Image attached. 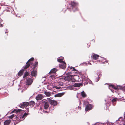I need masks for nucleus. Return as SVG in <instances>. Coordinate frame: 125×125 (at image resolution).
<instances>
[{"label":"nucleus","instance_id":"1","mask_svg":"<svg viewBox=\"0 0 125 125\" xmlns=\"http://www.w3.org/2000/svg\"><path fill=\"white\" fill-rule=\"evenodd\" d=\"M69 68L70 70H71V72H68L66 74L67 76L65 77L64 78V80L67 81H69L71 80L73 78V76H75L73 74L74 72L73 71H76L78 72L76 70L74 67H69Z\"/></svg>","mask_w":125,"mask_h":125},{"label":"nucleus","instance_id":"2","mask_svg":"<svg viewBox=\"0 0 125 125\" xmlns=\"http://www.w3.org/2000/svg\"><path fill=\"white\" fill-rule=\"evenodd\" d=\"M71 7L73 11L75 12L78 10V3L74 1H71Z\"/></svg>","mask_w":125,"mask_h":125},{"label":"nucleus","instance_id":"3","mask_svg":"<svg viewBox=\"0 0 125 125\" xmlns=\"http://www.w3.org/2000/svg\"><path fill=\"white\" fill-rule=\"evenodd\" d=\"M48 101L50 104L53 105H56L57 104V102L56 101L48 99Z\"/></svg>","mask_w":125,"mask_h":125},{"label":"nucleus","instance_id":"4","mask_svg":"<svg viewBox=\"0 0 125 125\" xmlns=\"http://www.w3.org/2000/svg\"><path fill=\"white\" fill-rule=\"evenodd\" d=\"M93 107V106L92 105L89 104L86 105L85 109V110L86 111H87L92 109Z\"/></svg>","mask_w":125,"mask_h":125},{"label":"nucleus","instance_id":"5","mask_svg":"<svg viewBox=\"0 0 125 125\" xmlns=\"http://www.w3.org/2000/svg\"><path fill=\"white\" fill-rule=\"evenodd\" d=\"M33 82V80L31 78H29L27 79L26 81V85H31Z\"/></svg>","mask_w":125,"mask_h":125},{"label":"nucleus","instance_id":"6","mask_svg":"<svg viewBox=\"0 0 125 125\" xmlns=\"http://www.w3.org/2000/svg\"><path fill=\"white\" fill-rule=\"evenodd\" d=\"M62 85V84L59 83H58L55 85H54L53 87V88L57 89H59L61 88V86Z\"/></svg>","mask_w":125,"mask_h":125},{"label":"nucleus","instance_id":"7","mask_svg":"<svg viewBox=\"0 0 125 125\" xmlns=\"http://www.w3.org/2000/svg\"><path fill=\"white\" fill-rule=\"evenodd\" d=\"M66 64L65 62L60 64L59 65V67L62 69H65L66 66Z\"/></svg>","mask_w":125,"mask_h":125},{"label":"nucleus","instance_id":"8","mask_svg":"<svg viewBox=\"0 0 125 125\" xmlns=\"http://www.w3.org/2000/svg\"><path fill=\"white\" fill-rule=\"evenodd\" d=\"M28 105V102H24L21 104L20 105V107L21 108H23L24 107H27Z\"/></svg>","mask_w":125,"mask_h":125},{"label":"nucleus","instance_id":"9","mask_svg":"<svg viewBox=\"0 0 125 125\" xmlns=\"http://www.w3.org/2000/svg\"><path fill=\"white\" fill-rule=\"evenodd\" d=\"M37 100H39L43 98V95L42 94H39L37 95L35 98Z\"/></svg>","mask_w":125,"mask_h":125},{"label":"nucleus","instance_id":"10","mask_svg":"<svg viewBox=\"0 0 125 125\" xmlns=\"http://www.w3.org/2000/svg\"><path fill=\"white\" fill-rule=\"evenodd\" d=\"M49 103L48 102L46 103H45V104H44V109L47 110L49 109Z\"/></svg>","mask_w":125,"mask_h":125},{"label":"nucleus","instance_id":"11","mask_svg":"<svg viewBox=\"0 0 125 125\" xmlns=\"http://www.w3.org/2000/svg\"><path fill=\"white\" fill-rule=\"evenodd\" d=\"M31 64L30 62L27 61L26 64V65L24 67L23 69L24 70L28 68L30 66V64Z\"/></svg>","mask_w":125,"mask_h":125},{"label":"nucleus","instance_id":"12","mask_svg":"<svg viewBox=\"0 0 125 125\" xmlns=\"http://www.w3.org/2000/svg\"><path fill=\"white\" fill-rule=\"evenodd\" d=\"M99 56L95 54H93L92 56V57L94 60H96L99 57Z\"/></svg>","mask_w":125,"mask_h":125},{"label":"nucleus","instance_id":"13","mask_svg":"<svg viewBox=\"0 0 125 125\" xmlns=\"http://www.w3.org/2000/svg\"><path fill=\"white\" fill-rule=\"evenodd\" d=\"M24 71V69H22L20 70L18 73V75L19 77L23 75Z\"/></svg>","mask_w":125,"mask_h":125},{"label":"nucleus","instance_id":"14","mask_svg":"<svg viewBox=\"0 0 125 125\" xmlns=\"http://www.w3.org/2000/svg\"><path fill=\"white\" fill-rule=\"evenodd\" d=\"M58 70L57 69L55 68H54L51 70L50 71V72L49 73H54L57 71Z\"/></svg>","mask_w":125,"mask_h":125},{"label":"nucleus","instance_id":"15","mask_svg":"<svg viewBox=\"0 0 125 125\" xmlns=\"http://www.w3.org/2000/svg\"><path fill=\"white\" fill-rule=\"evenodd\" d=\"M37 71L35 70H33L31 72V75L32 76H36L37 75Z\"/></svg>","mask_w":125,"mask_h":125},{"label":"nucleus","instance_id":"16","mask_svg":"<svg viewBox=\"0 0 125 125\" xmlns=\"http://www.w3.org/2000/svg\"><path fill=\"white\" fill-rule=\"evenodd\" d=\"M11 122V120L10 119L7 120L5 121L4 123V125H9Z\"/></svg>","mask_w":125,"mask_h":125},{"label":"nucleus","instance_id":"17","mask_svg":"<svg viewBox=\"0 0 125 125\" xmlns=\"http://www.w3.org/2000/svg\"><path fill=\"white\" fill-rule=\"evenodd\" d=\"M38 65V62H37L36 61L35 62L34 64H33V65H32L31 66V68H32V69L33 70H34L35 69L36 67Z\"/></svg>","mask_w":125,"mask_h":125},{"label":"nucleus","instance_id":"18","mask_svg":"<svg viewBox=\"0 0 125 125\" xmlns=\"http://www.w3.org/2000/svg\"><path fill=\"white\" fill-rule=\"evenodd\" d=\"M28 114L25 113L21 117H20V118L21 120H24L25 118L28 115Z\"/></svg>","mask_w":125,"mask_h":125},{"label":"nucleus","instance_id":"19","mask_svg":"<svg viewBox=\"0 0 125 125\" xmlns=\"http://www.w3.org/2000/svg\"><path fill=\"white\" fill-rule=\"evenodd\" d=\"M82 85V84L80 83H76L74 84L73 86L75 87H79Z\"/></svg>","mask_w":125,"mask_h":125},{"label":"nucleus","instance_id":"20","mask_svg":"<svg viewBox=\"0 0 125 125\" xmlns=\"http://www.w3.org/2000/svg\"><path fill=\"white\" fill-rule=\"evenodd\" d=\"M64 94V93H59L56 94H55L54 95L55 97H61Z\"/></svg>","mask_w":125,"mask_h":125},{"label":"nucleus","instance_id":"21","mask_svg":"<svg viewBox=\"0 0 125 125\" xmlns=\"http://www.w3.org/2000/svg\"><path fill=\"white\" fill-rule=\"evenodd\" d=\"M56 76V75L55 74H51V75L50 76L49 78L50 80H51L53 79H54Z\"/></svg>","mask_w":125,"mask_h":125},{"label":"nucleus","instance_id":"22","mask_svg":"<svg viewBox=\"0 0 125 125\" xmlns=\"http://www.w3.org/2000/svg\"><path fill=\"white\" fill-rule=\"evenodd\" d=\"M29 105H31L33 107L35 104V102L33 101H31L28 103Z\"/></svg>","mask_w":125,"mask_h":125},{"label":"nucleus","instance_id":"23","mask_svg":"<svg viewBox=\"0 0 125 125\" xmlns=\"http://www.w3.org/2000/svg\"><path fill=\"white\" fill-rule=\"evenodd\" d=\"M47 102H48L47 100L45 99L42 100L40 102L41 103H42L43 104H45V103H46Z\"/></svg>","mask_w":125,"mask_h":125},{"label":"nucleus","instance_id":"24","mask_svg":"<svg viewBox=\"0 0 125 125\" xmlns=\"http://www.w3.org/2000/svg\"><path fill=\"white\" fill-rule=\"evenodd\" d=\"M29 74V73L27 71L25 72L23 76V78H25L27 76H28Z\"/></svg>","mask_w":125,"mask_h":125},{"label":"nucleus","instance_id":"25","mask_svg":"<svg viewBox=\"0 0 125 125\" xmlns=\"http://www.w3.org/2000/svg\"><path fill=\"white\" fill-rule=\"evenodd\" d=\"M44 94H45L46 95L47 97L50 96L51 95V93L49 92L45 91Z\"/></svg>","mask_w":125,"mask_h":125},{"label":"nucleus","instance_id":"26","mask_svg":"<svg viewBox=\"0 0 125 125\" xmlns=\"http://www.w3.org/2000/svg\"><path fill=\"white\" fill-rule=\"evenodd\" d=\"M109 87L110 89L111 88H112L115 90V89H116V88H115L116 86H115L114 85L112 84L109 85Z\"/></svg>","mask_w":125,"mask_h":125},{"label":"nucleus","instance_id":"27","mask_svg":"<svg viewBox=\"0 0 125 125\" xmlns=\"http://www.w3.org/2000/svg\"><path fill=\"white\" fill-rule=\"evenodd\" d=\"M123 87H122L120 86H116L115 88L116 89L115 90H117L119 89H122V88Z\"/></svg>","mask_w":125,"mask_h":125},{"label":"nucleus","instance_id":"28","mask_svg":"<svg viewBox=\"0 0 125 125\" xmlns=\"http://www.w3.org/2000/svg\"><path fill=\"white\" fill-rule=\"evenodd\" d=\"M81 94L82 96L83 97H85L86 96V95L84 91L82 92L81 93Z\"/></svg>","mask_w":125,"mask_h":125},{"label":"nucleus","instance_id":"29","mask_svg":"<svg viewBox=\"0 0 125 125\" xmlns=\"http://www.w3.org/2000/svg\"><path fill=\"white\" fill-rule=\"evenodd\" d=\"M21 111L22 110L21 109H18V110L14 109L13 111L11 112V113H12L15 111L16 113H18Z\"/></svg>","mask_w":125,"mask_h":125},{"label":"nucleus","instance_id":"30","mask_svg":"<svg viewBox=\"0 0 125 125\" xmlns=\"http://www.w3.org/2000/svg\"><path fill=\"white\" fill-rule=\"evenodd\" d=\"M34 60V58L33 57H32L28 61L30 62V63H31V64H32V61H33Z\"/></svg>","mask_w":125,"mask_h":125},{"label":"nucleus","instance_id":"31","mask_svg":"<svg viewBox=\"0 0 125 125\" xmlns=\"http://www.w3.org/2000/svg\"><path fill=\"white\" fill-rule=\"evenodd\" d=\"M57 61L58 62L61 63L64 62L63 61L62 59H60V58H58L57 59Z\"/></svg>","mask_w":125,"mask_h":125},{"label":"nucleus","instance_id":"32","mask_svg":"<svg viewBox=\"0 0 125 125\" xmlns=\"http://www.w3.org/2000/svg\"><path fill=\"white\" fill-rule=\"evenodd\" d=\"M117 100V98H114L111 101L112 103H115V102Z\"/></svg>","mask_w":125,"mask_h":125},{"label":"nucleus","instance_id":"33","mask_svg":"<svg viewBox=\"0 0 125 125\" xmlns=\"http://www.w3.org/2000/svg\"><path fill=\"white\" fill-rule=\"evenodd\" d=\"M14 116V115L13 114L12 115L9 116V118L10 119H12Z\"/></svg>","mask_w":125,"mask_h":125},{"label":"nucleus","instance_id":"34","mask_svg":"<svg viewBox=\"0 0 125 125\" xmlns=\"http://www.w3.org/2000/svg\"><path fill=\"white\" fill-rule=\"evenodd\" d=\"M102 62V61H100V60L97 61L95 62L96 63V64L97 63H101Z\"/></svg>","mask_w":125,"mask_h":125},{"label":"nucleus","instance_id":"35","mask_svg":"<svg viewBox=\"0 0 125 125\" xmlns=\"http://www.w3.org/2000/svg\"><path fill=\"white\" fill-rule=\"evenodd\" d=\"M122 90L125 91V86L122 88Z\"/></svg>","mask_w":125,"mask_h":125},{"label":"nucleus","instance_id":"36","mask_svg":"<svg viewBox=\"0 0 125 125\" xmlns=\"http://www.w3.org/2000/svg\"><path fill=\"white\" fill-rule=\"evenodd\" d=\"M3 27V25L1 23H0V27Z\"/></svg>","mask_w":125,"mask_h":125},{"label":"nucleus","instance_id":"37","mask_svg":"<svg viewBox=\"0 0 125 125\" xmlns=\"http://www.w3.org/2000/svg\"><path fill=\"white\" fill-rule=\"evenodd\" d=\"M2 21L1 20V19L0 18V23H1Z\"/></svg>","mask_w":125,"mask_h":125},{"label":"nucleus","instance_id":"38","mask_svg":"<svg viewBox=\"0 0 125 125\" xmlns=\"http://www.w3.org/2000/svg\"><path fill=\"white\" fill-rule=\"evenodd\" d=\"M60 59H62V61L64 59V58L63 57H61V58H60Z\"/></svg>","mask_w":125,"mask_h":125},{"label":"nucleus","instance_id":"39","mask_svg":"<svg viewBox=\"0 0 125 125\" xmlns=\"http://www.w3.org/2000/svg\"><path fill=\"white\" fill-rule=\"evenodd\" d=\"M99 76H98V77H97L98 78L97 79V80L96 81H97V82L99 80Z\"/></svg>","mask_w":125,"mask_h":125},{"label":"nucleus","instance_id":"40","mask_svg":"<svg viewBox=\"0 0 125 125\" xmlns=\"http://www.w3.org/2000/svg\"><path fill=\"white\" fill-rule=\"evenodd\" d=\"M26 111L27 112H29V108H27V111Z\"/></svg>","mask_w":125,"mask_h":125},{"label":"nucleus","instance_id":"41","mask_svg":"<svg viewBox=\"0 0 125 125\" xmlns=\"http://www.w3.org/2000/svg\"><path fill=\"white\" fill-rule=\"evenodd\" d=\"M75 74H76V73H77V72H74Z\"/></svg>","mask_w":125,"mask_h":125},{"label":"nucleus","instance_id":"42","mask_svg":"<svg viewBox=\"0 0 125 125\" xmlns=\"http://www.w3.org/2000/svg\"><path fill=\"white\" fill-rule=\"evenodd\" d=\"M18 118V117H16V119H17V118Z\"/></svg>","mask_w":125,"mask_h":125},{"label":"nucleus","instance_id":"43","mask_svg":"<svg viewBox=\"0 0 125 125\" xmlns=\"http://www.w3.org/2000/svg\"><path fill=\"white\" fill-rule=\"evenodd\" d=\"M68 70H69V69H67V71H66V72L68 71Z\"/></svg>","mask_w":125,"mask_h":125},{"label":"nucleus","instance_id":"44","mask_svg":"<svg viewBox=\"0 0 125 125\" xmlns=\"http://www.w3.org/2000/svg\"><path fill=\"white\" fill-rule=\"evenodd\" d=\"M51 108L50 109V110H51Z\"/></svg>","mask_w":125,"mask_h":125},{"label":"nucleus","instance_id":"45","mask_svg":"<svg viewBox=\"0 0 125 125\" xmlns=\"http://www.w3.org/2000/svg\"><path fill=\"white\" fill-rule=\"evenodd\" d=\"M53 110V109H52V111Z\"/></svg>","mask_w":125,"mask_h":125},{"label":"nucleus","instance_id":"46","mask_svg":"<svg viewBox=\"0 0 125 125\" xmlns=\"http://www.w3.org/2000/svg\"><path fill=\"white\" fill-rule=\"evenodd\" d=\"M5 32L6 33L7 32Z\"/></svg>","mask_w":125,"mask_h":125},{"label":"nucleus","instance_id":"47","mask_svg":"<svg viewBox=\"0 0 125 125\" xmlns=\"http://www.w3.org/2000/svg\"><path fill=\"white\" fill-rule=\"evenodd\" d=\"M112 125L113 124V123H112Z\"/></svg>","mask_w":125,"mask_h":125}]
</instances>
